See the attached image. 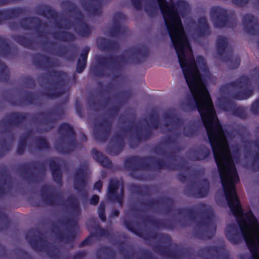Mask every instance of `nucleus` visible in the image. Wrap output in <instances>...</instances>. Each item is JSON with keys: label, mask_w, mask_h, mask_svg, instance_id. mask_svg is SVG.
<instances>
[{"label": "nucleus", "mask_w": 259, "mask_h": 259, "mask_svg": "<svg viewBox=\"0 0 259 259\" xmlns=\"http://www.w3.org/2000/svg\"><path fill=\"white\" fill-rule=\"evenodd\" d=\"M180 65L192 96L187 97L186 103L182 104L185 111L197 109L206 129L221 180L231 178L239 181L236 166L227 142L222 143L224 133L216 115L210 94L206 88H200L196 78L200 73L195 62L191 47L175 50Z\"/></svg>", "instance_id": "1"}, {"label": "nucleus", "mask_w": 259, "mask_h": 259, "mask_svg": "<svg viewBox=\"0 0 259 259\" xmlns=\"http://www.w3.org/2000/svg\"><path fill=\"white\" fill-rule=\"evenodd\" d=\"M162 13L165 25L175 50L191 46L182 25L177 8L184 10L187 4L183 0L176 3L169 0L170 5L166 0H157Z\"/></svg>", "instance_id": "2"}, {"label": "nucleus", "mask_w": 259, "mask_h": 259, "mask_svg": "<svg viewBox=\"0 0 259 259\" xmlns=\"http://www.w3.org/2000/svg\"><path fill=\"white\" fill-rule=\"evenodd\" d=\"M33 63L42 70L49 71V75L54 77L56 80L53 82H49L51 84L46 88L44 93L45 96L51 99L58 98L62 96L65 92L64 88L68 79L67 72L57 71L53 68L58 67L60 62L57 59H52L50 57L40 53H36L32 57Z\"/></svg>", "instance_id": "3"}, {"label": "nucleus", "mask_w": 259, "mask_h": 259, "mask_svg": "<svg viewBox=\"0 0 259 259\" xmlns=\"http://www.w3.org/2000/svg\"><path fill=\"white\" fill-rule=\"evenodd\" d=\"M65 4L68 7V12L74 15L73 18L75 22H71L68 18H65L63 20L65 24L63 25L60 22L57 21L58 13L50 7H46L36 13L54 20L55 24L59 29L68 30L72 27L78 35L85 37L90 36L92 33V28L84 21V16L81 11L73 3L69 1L65 2Z\"/></svg>", "instance_id": "4"}, {"label": "nucleus", "mask_w": 259, "mask_h": 259, "mask_svg": "<svg viewBox=\"0 0 259 259\" xmlns=\"http://www.w3.org/2000/svg\"><path fill=\"white\" fill-rule=\"evenodd\" d=\"M123 164L125 168L130 171V176L139 181L145 179L144 175L137 174L139 170H150L153 168L174 170L177 169L176 163L165 162L162 159H157L152 156H131L125 159Z\"/></svg>", "instance_id": "5"}, {"label": "nucleus", "mask_w": 259, "mask_h": 259, "mask_svg": "<svg viewBox=\"0 0 259 259\" xmlns=\"http://www.w3.org/2000/svg\"><path fill=\"white\" fill-rule=\"evenodd\" d=\"M26 238L33 250L37 252L45 251L51 259H83L87 254L85 250L77 251L72 255L63 252L57 246L50 244L39 235L27 234Z\"/></svg>", "instance_id": "6"}, {"label": "nucleus", "mask_w": 259, "mask_h": 259, "mask_svg": "<svg viewBox=\"0 0 259 259\" xmlns=\"http://www.w3.org/2000/svg\"><path fill=\"white\" fill-rule=\"evenodd\" d=\"M125 52H131L128 57L123 54L118 56L111 55L107 57H101L98 60V63L102 66L107 68H111L113 71H117L121 68L122 64H139L144 62L149 55L148 49L144 46L139 47L135 49H130Z\"/></svg>", "instance_id": "7"}, {"label": "nucleus", "mask_w": 259, "mask_h": 259, "mask_svg": "<svg viewBox=\"0 0 259 259\" xmlns=\"http://www.w3.org/2000/svg\"><path fill=\"white\" fill-rule=\"evenodd\" d=\"M119 94L122 99L118 101L117 105L108 110L109 117L103 118L94 125V136L97 141L104 142L107 140L111 132L113 118L118 114L121 106L125 104L131 97V92L128 90L122 91Z\"/></svg>", "instance_id": "8"}, {"label": "nucleus", "mask_w": 259, "mask_h": 259, "mask_svg": "<svg viewBox=\"0 0 259 259\" xmlns=\"http://www.w3.org/2000/svg\"><path fill=\"white\" fill-rule=\"evenodd\" d=\"M64 109L61 105H57L47 112H40L33 115L31 121L38 122L37 131L38 133L47 132L52 130L59 120L64 116Z\"/></svg>", "instance_id": "9"}, {"label": "nucleus", "mask_w": 259, "mask_h": 259, "mask_svg": "<svg viewBox=\"0 0 259 259\" xmlns=\"http://www.w3.org/2000/svg\"><path fill=\"white\" fill-rule=\"evenodd\" d=\"M16 126V111L7 115L0 120V134L4 137L0 139V158L4 156L12 147L15 139L13 129Z\"/></svg>", "instance_id": "10"}, {"label": "nucleus", "mask_w": 259, "mask_h": 259, "mask_svg": "<svg viewBox=\"0 0 259 259\" xmlns=\"http://www.w3.org/2000/svg\"><path fill=\"white\" fill-rule=\"evenodd\" d=\"M140 237L146 240L150 239H157L159 242L166 243L167 245L156 244L153 246V250L160 255L165 256L167 257L176 259L182 255V251L180 249L171 250L170 247L171 243V238L170 235L167 234H158L156 232H145L142 230Z\"/></svg>", "instance_id": "11"}, {"label": "nucleus", "mask_w": 259, "mask_h": 259, "mask_svg": "<svg viewBox=\"0 0 259 259\" xmlns=\"http://www.w3.org/2000/svg\"><path fill=\"white\" fill-rule=\"evenodd\" d=\"M58 132L61 137L55 144L56 150L61 154H69L74 151L77 142L73 127L69 123L63 122L59 125Z\"/></svg>", "instance_id": "12"}, {"label": "nucleus", "mask_w": 259, "mask_h": 259, "mask_svg": "<svg viewBox=\"0 0 259 259\" xmlns=\"http://www.w3.org/2000/svg\"><path fill=\"white\" fill-rule=\"evenodd\" d=\"M200 207L203 209L204 217L197 222V229H194L193 235L195 238L202 240L210 239L216 229V227L210 221L213 216V212L210 208H206L205 204H201Z\"/></svg>", "instance_id": "13"}, {"label": "nucleus", "mask_w": 259, "mask_h": 259, "mask_svg": "<svg viewBox=\"0 0 259 259\" xmlns=\"http://www.w3.org/2000/svg\"><path fill=\"white\" fill-rule=\"evenodd\" d=\"M24 179L29 184H37L41 182L46 172L44 162L33 161L21 166Z\"/></svg>", "instance_id": "14"}, {"label": "nucleus", "mask_w": 259, "mask_h": 259, "mask_svg": "<svg viewBox=\"0 0 259 259\" xmlns=\"http://www.w3.org/2000/svg\"><path fill=\"white\" fill-rule=\"evenodd\" d=\"M58 222L65 227V233L60 231L59 227L55 224L52 225V232L55 234L61 242L69 243L73 241L76 237V230L78 228L77 221L73 217H70L64 220H59Z\"/></svg>", "instance_id": "15"}, {"label": "nucleus", "mask_w": 259, "mask_h": 259, "mask_svg": "<svg viewBox=\"0 0 259 259\" xmlns=\"http://www.w3.org/2000/svg\"><path fill=\"white\" fill-rule=\"evenodd\" d=\"M228 41L227 38L223 36L218 37L216 42L217 53L219 56L222 57L223 62H226L228 67L231 69L237 68L240 64V58L238 56H234L233 50H228L227 54L224 56V54L228 47Z\"/></svg>", "instance_id": "16"}, {"label": "nucleus", "mask_w": 259, "mask_h": 259, "mask_svg": "<svg viewBox=\"0 0 259 259\" xmlns=\"http://www.w3.org/2000/svg\"><path fill=\"white\" fill-rule=\"evenodd\" d=\"M251 85V81L246 75H242L237 79L228 83V86L232 88L243 89L234 93L232 97L236 100H244L249 98L253 94V90L249 88Z\"/></svg>", "instance_id": "17"}, {"label": "nucleus", "mask_w": 259, "mask_h": 259, "mask_svg": "<svg viewBox=\"0 0 259 259\" xmlns=\"http://www.w3.org/2000/svg\"><path fill=\"white\" fill-rule=\"evenodd\" d=\"M210 16L214 26L216 28L229 27L233 28L236 22H232L227 11L219 7H213L210 10Z\"/></svg>", "instance_id": "18"}, {"label": "nucleus", "mask_w": 259, "mask_h": 259, "mask_svg": "<svg viewBox=\"0 0 259 259\" xmlns=\"http://www.w3.org/2000/svg\"><path fill=\"white\" fill-rule=\"evenodd\" d=\"M209 190V183L207 179H203L187 185L184 189V194L189 197L204 198L208 195Z\"/></svg>", "instance_id": "19"}, {"label": "nucleus", "mask_w": 259, "mask_h": 259, "mask_svg": "<svg viewBox=\"0 0 259 259\" xmlns=\"http://www.w3.org/2000/svg\"><path fill=\"white\" fill-rule=\"evenodd\" d=\"M40 196L42 201L47 205L55 206L59 205V202L62 199L61 194L58 193L56 188L51 185H44L40 190Z\"/></svg>", "instance_id": "20"}, {"label": "nucleus", "mask_w": 259, "mask_h": 259, "mask_svg": "<svg viewBox=\"0 0 259 259\" xmlns=\"http://www.w3.org/2000/svg\"><path fill=\"white\" fill-rule=\"evenodd\" d=\"M199 255L205 259H229V252L224 246H209L202 248Z\"/></svg>", "instance_id": "21"}, {"label": "nucleus", "mask_w": 259, "mask_h": 259, "mask_svg": "<svg viewBox=\"0 0 259 259\" xmlns=\"http://www.w3.org/2000/svg\"><path fill=\"white\" fill-rule=\"evenodd\" d=\"M119 186L120 184L118 180L111 179L109 183L106 196L109 201L116 202L120 206H122L124 197V189L121 187L119 194H118Z\"/></svg>", "instance_id": "22"}, {"label": "nucleus", "mask_w": 259, "mask_h": 259, "mask_svg": "<svg viewBox=\"0 0 259 259\" xmlns=\"http://www.w3.org/2000/svg\"><path fill=\"white\" fill-rule=\"evenodd\" d=\"M20 23L24 30H34L40 36L45 32L41 28H46L48 26L46 22H43L39 18L34 16L23 18Z\"/></svg>", "instance_id": "23"}, {"label": "nucleus", "mask_w": 259, "mask_h": 259, "mask_svg": "<svg viewBox=\"0 0 259 259\" xmlns=\"http://www.w3.org/2000/svg\"><path fill=\"white\" fill-rule=\"evenodd\" d=\"M89 168V164L87 161L82 162L80 166L74 172V187L75 190L80 191L87 185V174Z\"/></svg>", "instance_id": "24"}, {"label": "nucleus", "mask_w": 259, "mask_h": 259, "mask_svg": "<svg viewBox=\"0 0 259 259\" xmlns=\"http://www.w3.org/2000/svg\"><path fill=\"white\" fill-rule=\"evenodd\" d=\"M244 31L253 36L259 35V22L252 14H246L242 18Z\"/></svg>", "instance_id": "25"}, {"label": "nucleus", "mask_w": 259, "mask_h": 259, "mask_svg": "<svg viewBox=\"0 0 259 259\" xmlns=\"http://www.w3.org/2000/svg\"><path fill=\"white\" fill-rule=\"evenodd\" d=\"M13 187V180L5 167L0 168V198L11 191Z\"/></svg>", "instance_id": "26"}, {"label": "nucleus", "mask_w": 259, "mask_h": 259, "mask_svg": "<svg viewBox=\"0 0 259 259\" xmlns=\"http://www.w3.org/2000/svg\"><path fill=\"white\" fill-rule=\"evenodd\" d=\"M113 143L106 148V152L111 155H118L123 149L124 141L123 136L119 133H116L113 137Z\"/></svg>", "instance_id": "27"}, {"label": "nucleus", "mask_w": 259, "mask_h": 259, "mask_svg": "<svg viewBox=\"0 0 259 259\" xmlns=\"http://www.w3.org/2000/svg\"><path fill=\"white\" fill-rule=\"evenodd\" d=\"M81 5L83 9L91 15L100 16L102 14L101 0L82 1Z\"/></svg>", "instance_id": "28"}, {"label": "nucleus", "mask_w": 259, "mask_h": 259, "mask_svg": "<svg viewBox=\"0 0 259 259\" xmlns=\"http://www.w3.org/2000/svg\"><path fill=\"white\" fill-rule=\"evenodd\" d=\"M210 155V150L205 146H201L197 149H191L188 152L189 158L192 161L205 159Z\"/></svg>", "instance_id": "29"}, {"label": "nucleus", "mask_w": 259, "mask_h": 259, "mask_svg": "<svg viewBox=\"0 0 259 259\" xmlns=\"http://www.w3.org/2000/svg\"><path fill=\"white\" fill-rule=\"evenodd\" d=\"M131 210L135 212L134 217L137 218H141L143 222L148 223L157 229H163V220L154 219L148 215L140 217L139 213L142 212L143 211L142 209L139 208L133 207L131 208Z\"/></svg>", "instance_id": "30"}, {"label": "nucleus", "mask_w": 259, "mask_h": 259, "mask_svg": "<svg viewBox=\"0 0 259 259\" xmlns=\"http://www.w3.org/2000/svg\"><path fill=\"white\" fill-rule=\"evenodd\" d=\"M49 164L54 181L59 185H61L63 182V175L60 165L53 159L49 160Z\"/></svg>", "instance_id": "31"}, {"label": "nucleus", "mask_w": 259, "mask_h": 259, "mask_svg": "<svg viewBox=\"0 0 259 259\" xmlns=\"http://www.w3.org/2000/svg\"><path fill=\"white\" fill-rule=\"evenodd\" d=\"M198 25L196 28L195 32L199 37H205L210 34V29L207 20L205 17H201L198 19Z\"/></svg>", "instance_id": "32"}, {"label": "nucleus", "mask_w": 259, "mask_h": 259, "mask_svg": "<svg viewBox=\"0 0 259 259\" xmlns=\"http://www.w3.org/2000/svg\"><path fill=\"white\" fill-rule=\"evenodd\" d=\"M90 51V48L89 46H85L82 50L76 67V71L77 73H81L84 70L87 65L88 56Z\"/></svg>", "instance_id": "33"}, {"label": "nucleus", "mask_w": 259, "mask_h": 259, "mask_svg": "<svg viewBox=\"0 0 259 259\" xmlns=\"http://www.w3.org/2000/svg\"><path fill=\"white\" fill-rule=\"evenodd\" d=\"M91 152L93 158L98 161L101 165L107 168H111L112 162L107 156L95 148L92 149Z\"/></svg>", "instance_id": "34"}, {"label": "nucleus", "mask_w": 259, "mask_h": 259, "mask_svg": "<svg viewBox=\"0 0 259 259\" xmlns=\"http://www.w3.org/2000/svg\"><path fill=\"white\" fill-rule=\"evenodd\" d=\"M52 36L55 39L63 42L73 41L76 38L73 33L65 30L54 31L52 33Z\"/></svg>", "instance_id": "35"}, {"label": "nucleus", "mask_w": 259, "mask_h": 259, "mask_svg": "<svg viewBox=\"0 0 259 259\" xmlns=\"http://www.w3.org/2000/svg\"><path fill=\"white\" fill-rule=\"evenodd\" d=\"M53 53L58 57L65 58L69 61L73 60L75 58V53L69 51L68 48L65 45L59 46Z\"/></svg>", "instance_id": "36"}, {"label": "nucleus", "mask_w": 259, "mask_h": 259, "mask_svg": "<svg viewBox=\"0 0 259 259\" xmlns=\"http://www.w3.org/2000/svg\"><path fill=\"white\" fill-rule=\"evenodd\" d=\"M17 44H19L24 47L34 50L36 48V41L32 37H29L27 35L20 36L17 35Z\"/></svg>", "instance_id": "37"}, {"label": "nucleus", "mask_w": 259, "mask_h": 259, "mask_svg": "<svg viewBox=\"0 0 259 259\" xmlns=\"http://www.w3.org/2000/svg\"><path fill=\"white\" fill-rule=\"evenodd\" d=\"M248 143L252 144L257 149L252 155L251 167L253 171H257L259 170V140H255L253 141H248Z\"/></svg>", "instance_id": "38"}, {"label": "nucleus", "mask_w": 259, "mask_h": 259, "mask_svg": "<svg viewBox=\"0 0 259 259\" xmlns=\"http://www.w3.org/2000/svg\"><path fill=\"white\" fill-rule=\"evenodd\" d=\"M67 200L72 214L75 216L79 215L80 208L78 199L75 196L71 195L68 197Z\"/></svg>", "instance_id": "39"}, {"label": "nucleus", "mask_w": 259, "mask_h": 259, "mask_svg": "<svg viewBox=\"0 0 259 259\" xmlns=\"http://www.w3.org/2000/svg\"><path fill=\"white\" fill-rule=\"evenodd\" d=\"M164 118L166 121H169L164 123V126L166 127L169 125L181 126L183 124V120L172 113H165Z\"/></svg>", "instance_id": "40"}, {"label": "nucleus", "mask_w": 259, "mask_h": 259, "mask_svg": "<svg viewBox=\"0 0 259 259\" xmlns=\"http://www.w3.org/2000/svg\"><path fill=\"white\" fill-rule=\"evenodd\" d=\"M12 54V49L7 40L0 36V57L8 58Z\"/></svg>", "instance_id": "41"}, {"label": "nucleus", "mask_w": 259, "mask_h": 259, "mask_svg": "<svg viewBox=\"0 0 259 259\" xmlns=\"http://www.w3.org/2000/svg\"><path fill=\"white\" fill-rule=\"evenodd\" d=\"M219 105L223 110L232 112L236 105L233 101L228 97H223L219 99Z\"/></svg>", "instance_id": "42"}, {"label": "nucleus", "mask_w": 259, "mask_h": 259, "mask_svg": "<svg viewBox=\"0 0 259 259\" xmlns=\"http://www.w3.org/2000/svg\"><path fill=\"white\" fill-rule=\"evenodd\" d=\"M16 18V8L0 10V25L8 20Z\"/></svg>", "instance_id": "43"}, {"label": "nucleus", "mask_w": 259, "mask_h": 259, "mask_svg": "<svg viewBox=\"0 0 259 259\" xmlns=\"http://www.w3.org/2000/svg\"><path fill=\"white\" fill-rule=\"evenodd\" d=\"M135 133V137L139 142L149 140L153 135L152 131L149 128H145L144 131H142L140 128H137Z\"/></svg>", "instance_id": "44"}, {"label": "nucleus", "mask_w": 259, "mask_h": 259, "mask_svg": "<svg viewBox=\"0 0 259 259\" xmlns=\"http://www.w3.org/2000/svg\"><path fill=\"white\" fill-rule=\"evenodd\" d=\"M36 149L39 151L50 149V144L47 138L43 136H38L34 138Z\"/></svg>", "instance_id": "45"}, {"label": "nucleus", "mask_w": 259, "mask_h": 259, "mask_svg": "<svg viewBox=\"0 0 259 259\" xmlns=\"http://www.w3.org/2000/svg\"><path fill=\"white\" fill-rule=\"evenodd\" d=\"M22 100L25 103L28 105H36L38 101L36 93L31 91H26L24 93Z\"/></svg>", "instance_id": "46"}, {"label": "nucleus", "mask_w": 259, "mask_h": 259, "mask_svg": "<svg viewBox=\"0 0 259 259\" xmlns=\"http://www.w3.org/2000/svg\"><path fill=\"white\" fill-rule=\"evenodd\" d=\"M10 79V73L7 65L0 60V82H9Z\"/></svg>", "instance_id": "47"}, {"label": "nucleus", "mask_w": 259, "mask_h": 259, "mask_svg": "<svg viewBox=\"0 0 259 259\" xmlns=\"http://www.w3.org/2000/svg\"><path fill=\"white\" fill-rule=\"evenodd\" d=\"M177 212L180 215H188L193 222L196 221L197 212L193 208H180L177 210Z\"/></svg>", "instance_id": "48"}, {"label": "nucleus", "mask_w": 259, "mask_h": 259, "mask_svg": "<svg viewBox=\"0 0 259 259\" xmlns=\"http://www.w3.org/2000/svg\"><path fill=\"white\" fill-rule=\"evenodd\" d=\"M11 225V221L4 212H0V231L7 230Z\"/></svg>", "instance_id": "49"}, {"label": "nucleus", "mask_w": 259, "mask_h": 259, "mask_svg": "<svg viewBox=\"0 0 259 259\" xmlns=\"http://www.w3.org/2000/svg\"><path fill=\"white\" fill-rule=\"evenodd\" d=\"M232 115L238 117L242 119H245L247 118V113L246 109L244 107H235L231 112Z\"/></svg>", "instance_id": "50"}, {"label": "nucleus", "mask_w": 259, "mask_h": 259, "mask_svg": "<svg viewBox=\"0 0 259 259\" xmlns=\"http://www.w3.org/2000/svg\"><path fill=\"white\" fill-rule=\"evenodd\" d=\"M114 25L109 29V33L111 37H115L119 34H124L125 30L120 24H113Z\"/></svg>", "instance_id": "51"}, {"label": "nucleus", "mask_w": 259, "mask_h": 259, "mask_svg": "<svg viewBox=\"0 0 259 259\" xmlns=\"http://www.w3.org/2000/svg\"><path fill=\"white\" fill-rule=\"evenodd\" d=\"M149 120L151 121V127L157 130L160 125L159 115L156 112H152L149 115Z\"/></svg>", "instance_id": "52"}, {"label": "nucleus", "mask_w": 259, "mask_h": 259, "mask_svg": "<svg viewBox=\"0 0 259 259\" xmlns=\"http://www.w3.org/2000/svg\"><path fill=\"white\" fill-rule=\"evenodd\" d=\"M155 152L156 153L159 154L161 155L165 156L172 160H176V156L175 154V152L172 150L168 152H166L161 147L157 146L155 148Z\"/></svg>", "instance_id": "53"}, {"label": "nucleus", "mask_w": 259, "mask_h": 259, "mask_svg": "<svg viewBox=\"0 0 259 259\" xmlns=\"http://www.w3.org/2000/svg\"><path fill=\"white\" fill-rule=\"evenodd\" d=\"M123 223L126 228L129 231L134 233L137 236H140V235L141 234L142 230L137 229L135 227V223L133 221L125 220L123 222Z\"/></svg>", "instance_id": "54"}, {"label": "nucleus", "mask_w": 259, "mask_h": 259, "mask_svg": "<svg viewBox=\"0 0 259 259\" xmlns=\"http://www.w3.org/2000/svg\"><path fill=\"white\" fill-rule=\"evenodd\" d=\"M100 252H102L106 255H108L111 257L113 258L114 257V252L113 249L109 246H104L100 248V249L98 250L96 254V256L98 259H100L101 258Z\"/></svg>", "instance_id": "55"}, {"label": "nucleus", "mask_w": 259, "mask_h": 259, "mask_svg": "<svg viewBox=\"0 0 259 259\" xmlns=\"http://www.w3.org/2000/svg\"><path fill=\"white\" fill-rule=\"evenodd\" d=\"M125 243L123 241L118 243V247L120 252L123 255L124 259H133V253H129L124 246Z\"/></svg>", "instance_id": "56"}, {"label": "nucleus", "mask_w": 259, "mask_h": 259, "mask_svg": "<svg viewBox=\"0 0 259 259\" xmlns=\"http://www.w3.org/2000/svg\"><path fill=\"white\" fill-rule=\"evenodd\" d=\"M160 203L166 205L165 210L166 213H169L171 211L174 200L169 197H163L160 199Z\"/></svg>", "instance_id": "57"}, {"label": "nucleus", "mask_w": 259, "mask_h": 259, "mask_svg": "<svg viewBox=\"0 0 259 259\" xmlns=\"http://www.w3.org/2000/svg\"><path fill=\"white\" fill-rule=\"evenodd\" d=\"M106 203L104 201H101L99 205L98 212L99 217L103 222L106 221Z\"/></svg>", "instance_id": "58"}, {"label": "nucleus", "mask_w": 259, "mask_h": 259, "mask_svg": "<svg viewBox=\"0 0 259 259\" xmlns=\"http://www.w3.org/2000/svg\"><path fill=\"white\" fill-rule=\"evenodd\" d=\"M91 73L94 76L102 77L105 75L103 69L97 65H92L90 68Z\"/></svg>", "instance_id": "59"}, {"label": "nucleus", "mask_w": 259, "mask_h": 259, "mask_svg": "<svg viewBox=\"0 0 259 259\" xmlns=\"http://www.w3.org/2000/svg\"><path fill=\"white\" fill-rule=\"evenodd\" d=\"M22 81L25 86L29 89H34L36 85L35 80L31 76H24Z\"/></svg>", "instance_id": "60"}, {"label": "nucleus", "mask_w": 259, "mask_h": 259, "mask_svg": "<svg viewBox=\"0 0 259 259\" xmlns=\"http://www.w3.org/2000/svg\"><path fill=\"white\" fill-rule=\"evenodd\" d=\"M183 133L185 136L191 138L196 135L197 131L196 128L191 126L188 127L185 126L183 130Z\"/></svg>", "instance_id": "61"}, {"label": "nucleus", "mask_w": 259, "mask_h": 259, "mask_svg": "<svg viewBox=\"0 0 259 259\" xmlns=\"http://www.w3.org/2000/svg\"><path fill=\"white\" fill-rule=\"evenodd\" d=\"M27 141L26 138H22L19 141L17 145V154H23L27 146Z\"/></svg>", "instance_id": "62"}, {"label": "nucleus", "mask_w": 259, "mask_h": 259, "mask_svg": "<svg viewBox=\"0 0 259 259\" xmlns=\"http://www.w3.org/2000/svg\"><path fill=\"white\" fill-rule=\"evenodd\" d=\"M95 230L97 236L102 237H108L110 235V232L109 231L100 227L99 226L95 227Z\"/></svg>", "instance_id": "63"}, {"label": "nucleus", "mask_w": 259, "mask_h": 259, "mask_svg": "<svg viewBox=\"0 0 259 259\" xmlns=\"http://www.w3.org/2000/svg\"><path fill=\"white\" fill-rule=\"evenodd\" d=\"M250 111L253 114L259 115V98L251 104Z\"/></svg>", "instance_id": "64"}]
</instances>
